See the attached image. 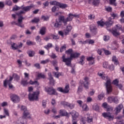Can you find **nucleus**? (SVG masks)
<instances>
[{"label":"nucleus","mask_w":124,"mask_h":124,"mask_svg":"<svg viewBox=\"0 0 124 124\" xmlns=\"http://www.w3.org/2000/svg\"><path fill=\"white\" fill-rule=\"evenodd\" d=\"M65 53L67 55H70V57L65 58V55L62 56V60L63 62H65L67 66H70L71 65V62L73 59H77L79 58V56L81 54L78 52L73 53V49L72 48H69L65 51Z\"/></svg>","instance_id":"1"},{"label":"nucleus","mask_w":124,"mask_h":124,"mask_svg":"<svg viewBox=\"0 0 124 124\" xmlns=\"http://www.w3.org/2000/svg\"><path fill=\"white\" fill-rule=\"evenodd\" d=\"M74 17L76 18H79V15H73L71 13H70L68 15V16L66 18H64V16H62V17L60 18V20H62V22L63 23L64 26H66V25H67V22H70L72 21Z\"/></svg>","instance_id":"2"},{"label":"nucleus","mask_w":124,"mask_h":124,"mask_svg":"<svg viewBox=\"0 0 124 124\" xmlns=\"http://www.w3.org/2000/svg\"><path fill=\"white\" fill-rule=\"evenodd\" d=\"M40 94L39 91H36L33 93L29 94V98L30 101H37L38 100V95Z\"/></svg>","instance_id":"3"},{"label":"nucleus","mask_w":124,"mask_h":124,"mask_svg":"<svg viewBox=\"0 0 124 124\" xmlns=\"http://www.w3.org/2000/svg\"><path fill=\"white\" fill-rule=\"evenodd\" d=\"M21 110L24 111L22 119H31V114L30 111L27 109V107L23 105L21 106Z\"/></svg>","instance_id":"4"},{"label":"nucleus","mask_w":124,"mask_h":124,"mask_svg":"<svg viewBox=\"0 0 124 124\" xmlns=\"http://www.w3.org/2000/svg\"><path fill=\"white\" fill-rule=\"evenodd\" d=\"M45 91L49 95H58V93H57L56 89H54L53 87H46Z\"/></svg>","instance_id":"5"},{"label":"nucleus","mask_w":124,"mask_h":124,"mask_svg":"<svg viewBox=\"0 0 124 124\" xmlns=\"http://www.w3.org/2000/svg\"><path fill=\"white\" fill-rule=\"evenodd\" d=\"M32 8V6H27L23 7L22 9L23 11H20L19 12L16 13L17 16H21L22 14H25L26 12H29Z\"/></svg>","instance_id":"6"},{"label":"nucleus","mask_w":124,"mask_h":124,"mask_svg":"<svg viewBox=\"0 0 124 124\" xmlns=\"http://www.w3.org/2000/svg\"><path fill=\"white\" fill-rule=\"evenodd\" d=\"M106 87L108 93H112L113 91L112 85H111V79H108L106 81Z\"/></svg>","instance_id":"7"},{"label":"nucleus","mask_w":124,"mask_h":124,"mask_svg":"<svg viewBox=\"0 0 124 124\" xmlns=\"http://www.w3.org/2000/svg\"><path fill=\"white\" fill-rule=\"evenodd\" d=\"M13 80V77L10 76V79L8 80L7 79H6L3 81V85L5 88H6L7 87V84L9 85V89H13V85L11 84V81Z\"/></svg>","instance_id":"8"},{"label":"nucleus","mask_w":124,"mask_h":124,"mask_svg":"<svg viewBox=\"0 0 124 124\" xmlns=\"http://www.w3.org/2000/svg\"><path fill=\"white\" fill-rule=\"evenodd\" d=\"M57 91L62 93H69V85H66L65 88L63 89L62 87H58Z\"/></svg>","instance_id":"9"},{"label":"nucleus","mask_w":124,"mask_h":124,"mask_svg":"<svg viewBox=\"0 0 124 124\" xmlns=\"http://www.w3.org/2000/svg\"><path fill=\"white\" fill-rule=\"evenodd\" d=\"M84 81H80V83L81 85H84V88L88 90L89 89V85H90V81H89V78L85 77L84 78Z\"/></svg>","instance_id":"10"},{"label":"nucleus","mask_w":124,"mask_h":124,"mask_svg":"<svg viewBox=\"0 0 124 124\" xmlns=\"http://www.w3.org/2000/svg\"><path fill=\"white\" fill-rule=\"evenodd\" d=\"M62 16H60L59 17V19L56 20V22L54 23V28H61L62 27V20H61V17Z\"/></svg>","instance_id":"11"},{"label":"nucleus","mask_w":124,"mask_h":124,"mask_svg":"<svg viewBox=\"0 0 124 124\" xmlns=\"http://www.w3.org/2000/svg\"><path fill=\"white\" fill-rule=\"evenodd\" d=\"M11 99L14 103H18L20 101V97L15 94L11 95Z\"/></svg>","instance_id":"12"},{"label":"nucleus","mask_w":124,"mask_h":124,"mask_svg":"<svg viewBox=\"0 0 124 124\" xmlns=\"http://www.w3.org/2000/svg\"><path fill=\"white\" fill-rule=\"evenodd\" d=\"M90 31L93 35H95L97 33V28L95 25L90 26Z\"/></svg>","instance_id":"13"},{"label":"nucleus","mask_w":124,"mask_h":124,"mask_svg":"<svg viewBox=\"0 0 124 124\" xmlns=\"http://www.w3.org/2000/svg\"><path fill=\"white\" fill-rule=\"evenodd\" d=\"M116 29H115L114 30L112 31V33L113 35L114 36H118V35H120L121 34L120 32H118L117 30H119L120 31H122V27H120L119 28V26L118 25H116Z\"/></svg>","instance_id":"14"},{"label":"nucleus","mask_w":124,"mask_h":124,"mask_svg":"<svg viewBox=\"0 0 124 124\" xmlns=\"http://www.w3.org/2000/svg\"><path fill=\"white\" fill-rule=\"evenodd\" d=\"M70 114L72 116L73 121H76L77 118L79 117V113L75 110H72Z\"/></svg>","instance_id":"15"},{"label":"nucleus","mask_w":124,"mask_h":124,"mask_svg":"<svg viewBox=\"0 0 124 124\" xmlns=\"http://www.w3.org/2000/svg\"><path fill=\"white\" fill-rule=\"evenodd\" d=\"M102 116L104 118H106V119L109 120V121L113 120V116L111 115L110 112H104L102 113Z\"/></svg>","instance_id":"16"},{"label":"nucleus","mask_w":124,"mask_h":124,"mask_svg":"<svg viewBox=\"0 0 124 124\" xmlns=\"http://www.w3.org/2000/svg\"><path fill=\"white\" fill-rule=\"evenodd\" d=\"M124 108V105L122 104H120L118 106H117L114 109V111L115 112V114H118L120 113L121 111H122V109Z\"/></svg>","instance_id":"17"},{"label":"nucleus","mask_w":124,"mask_h":124,"mask_svg":"<svg viewBox=\"0 0 124 124\" xmlns=\"http://www.w3.org/2000/svg\"><path fill=\"white\" fill-rule=\"evenodd\" d=\"M23 20H24V17L22 16H19L17 20L18 23H16V25L18 26V27H20V28H24V26L21 25L23 22Z\"/></svg>","instance_id":"18"},{"label":"nucleus","mask_w":124,"mask_h":124,"mask_svg":"<svg viewBox=\"0 0 124 124\" xmlns=\"http://www.w3.org/2000/svg\"><path fill=\"white\" fill-rule=\"evenodd\" d=\"M71 30H72V26H71V25H68L66 27V29L64 30V32L65 35H67V34L71 31Z\"/></svg>","instance_id":"19"},{"label":"nucleus","mask_w":124,"mask_h":124,"mask_svg":"<svg viewBox=\"0 0 124 124\" xmlns=\"http://www.w3.org/2000/svg\"><path fill=\"white\" fill-rule=\"evenodd\" d=\"M59 114L61 115V116H62L63 117H66L68 115V113H67V112H66V110H65V109H61L59 111Z\"/></svg>","instance_id":"20"},{"label":"nucleus","mask_w":124,"mask_h":124,"mask_svg":"<svg viewBox=\"0 0 124 124\" xmlns=\"http://www.w3.org/2000/svg\"><path fill=\"white\" fill-rule=\"evenodd\" d=\"M27 53L29 55L30 58H32L35 55V52L33 50H29L27 51Z\"/></svg>","instance_id":"21"},{"label":"nucleus","mask_w":124,"mask_h":124,"mask_svg":"<svg viewBox=\"0 0 124 124\" xmlns=\"http://www.w3.org/2000/svg\"><path fill=\"white\" fill-rule=\"evenodd\" d=\"M87 61H88V62H91L90 63V64H93V63H94V58L93 56L87 58Z\"/></svg>","instance_id":"22"},{"label":"nucleus","mask_w":124,"mask_h":124,"mask_svg":"<svg viewBox=\"0 0 124 124\" xmlns=\"http://www.w3.org/2000/svg\"><path fill=\"white\" fill-rule=\"evenodd\" d=\"M113 23L114 22H113V21L109 20L108 21L105 22V25L106 26L107 28H109L113 25Z\"/></svg>","instance_id":"23"},{"label":"nucleus","mask_w":124,"mask_h":124,"mask_svg":"<svg viewBox=\"0 0 124 124\" xmlns=\"http://www.w3.org/2000/svg\"><path fill=\"white\" fill-rule=\"evenodd\" d=\"M21 85H22L23 87H26L29 84L28 82V80L27 79H22L20 82Z\"/></svg>","instance_id":"24"},{"label":"nucleus","mask_w":124,"mask_h":124,"mask_svg":"<svg viewBox=\"0 0 124 124\" xmlns=\"http://www.w3.org/2000/svg\"><path fill=\"white\" fill-rule=\"evenodd\" d=\"M40 33L42 35H44V34L46 33V27H42L40 30Z\"/></svg>","instance_id":"25"},{"label":"nucleus","mask_w":124,"mask_h":124,"mask_svg":"<svg viewBox=\"0 0 124 124\" xmlns=\"http://www.w3.org/2000/svg\"><path fill=\"white\" fill-rule=\"evenodd\" d=\"M52 74L54 75V77H56V78H60V76H62V73L60 72L53 71Z\"/></svg>","instance_id":"26"},{"label":"nucleus","mask_w":124,"mask_h":124,"mask_svg":"<svg viewBox=\"0 0 124 124\" xmlns=\"http://www.w3.org/2000/svg\"><path fill=\"white\" fill-rule=\"evenodd\" d=\"M84 62H85V56L82 55L80 58V61L78 62V63L79 64H81V65H83V64L85 63Z\"/></svg>","instance_id":"27"},{"label":"nucleus","mask_w":124,"mask_h":124,"mask_svg":"<svg viewBox=\"0 0 124 124\" xmlns=\"http://www.w3.org/2000/svg\"><path fill=\"white\" fill-rule=\"evenodd\" d=\"M26 44L27 45H31L32 46H33L34 45H36V43H35V42H32L30 40H27Z\"/></svg>","instance_id":"28"},{"label":"nucleus","mask_w":124,"mask_h":124,"mask_svg":"<svg viewBox=\"0 0 124 124\" xmlns=\"http://www.w3.org/2000/svg\"><path fill=\"white\" fill-rule=\"evenodd\" d=\"M92 3L94 6H97L100 3V0H93Z\"/></svg>","instance_id":"29"},{"label":"nucleus","mask_w":124,"mask_h":124,"mask_svg":"<svg viewBox=\"0 0 124 124\" xmlns=\"http://www.w3.org/2000/svg\"><path fill=\"white\" fill-rule=\"evenodd\" d=\"M58 6H59L60 8L64 9L66 8V7H67V4L59 3V4H58Z\"/></svg>","instance_id":"30"},{"label":"nucleus","mask_w":124,"mask_h":124,"mask_svg":"<svg viewBox=\"0 0 124 124\" xmlns=\"http://www.w3.org/2000/svg\"><path fill=\"white\" fill-rule=\"evenodd\" d=\"M112 61L114 62L116 65H118V64H119V61H118V59H117V57L116 56H114L112 57Z\"/></svg>","instance_id":"31"},{"label":"nucleus","mask_w":124,"mask_h":124,"mask_svg":"<svg viewBox=\"0 0 124 124\" xmlns=\"http://www.w3.org/2000/svg\"><path fill=\"white\" fill-rule=\"evenodd\" d=\"M11 47L13 50H17L18 49V45L15 43H13L11 44Z\"/></svg>","instance_id":"32"},{"label":"nucleus","mask_w":124,"mask_h":124,"mask_svg":"<svg viewBox=\"0 0 124 124\" xmlns=\"http://www.w3.org/2000/svg\"><path fill=\"white\" fill-rule=\"evenodd\" d=\"M97 24L99 26H100V27H104V25H105V22L101 20L100 21H98L97 22Z\"/></svg>","instance_id":"33"},{"label":"nucleus","mask_w":124,"mask_h":124,"mask_svg":"<svg viewBox=\"0 0 124 124\" xmlns=\"http://www.w3.org/2000/svg\"><path fill=\"white\" fill-rule=\"evenodd\" d=\"M93 108L95 111H98L99 110V106H98L97 104H94L93 106Z\"/></svg>","instance_id":"34"},{"label":"nucleus","mask_w":124,"mask_h":124,"mask_svg":"<svg viewBox=\"0 0 124 124\" xmlns=\"http://www.w3.org/2000/svg\"><path fill=\"white\" fill-rule=\"evenodd\" d=\"M13 77L15 80H16L17 81L20 80V76H19V75H18L17 74H14Z\"/></svg>","instance_id":"35"},{"label":"nucleus","mask_w":124,"mask_h":124,"mask_svg":"<svg viewBox=\"0 0 124 124\" xmlns=\"http://www.w3.org/2000/svg\"><path fill=\"white\" fill-rule=\"evenodd\" d=\"M48 80H49V83L50 85L52 86H54V85H55V82H56V81L53 78H48Z\"/></svg>","instance_id":"36"},{"label":"nucleus","mask_w":124,"mask_h":124,"mask_svg":"<svg viewBox=\"0 0 124 124\" xmlns=\"http://www.w3.org/2000/svg\"><path fill=\"white\" fill-rule=\"evenodd\" d=\"M116 0H109V4L117 6V3H116Z\"/></svg>","instance_id":"37"},{"label":"nucleus","mask_w":124,"mask_h":124,"mask_svg":"<svg viewBox=\"0 0 124 124\" xmlns=\"http://www.w3.org/2000/svg\"><path fill=\"white\" fill-rule=\"evenodd\" d=\"M52 47H53V44L51 43H48L47 45L44 46V48L46 49V50H49V48H52Z\"/></svg>","instance_id":"38"},{"label":"nucleus","mask_w":124,"mask_h":124,"mask_svg":"<svg viewBox=\"0 0 124 124\" xmlns=\"http://www.w3.org/2000/svg\"><path fill=\"white\" fill-rule=\"evenodd\" d=\"M60 2L57 1H51L50 2V5H57V6H59V4Z\"/></svg>","instance_id":"39"},{"label":"nucleus","mask_w":124,"mask_h":124,"mask_svg":"<svg viewBox=\"0 0 124 124\" xmlns=\"http://www.w3.org/2000/svg\"><path fill=\"white\" fill-rule=\"evenodd\" d=\"M30 84L31 85H37V86H39V83L37 81H32V80H31L30 81Z\"/></svg>","instance_id":"40"},{"label":"nucleus","mask_w":124,"mask_h":124,"mask_svg":"<svg viewBox=\"0 0 124 124\" xmlns=\"http://www.w3.org/2000/svg\"><path fill=\"white\" fill-rule=\"evenodd\" d=\"M50 62L54 67L57 66L58 65V61L57 60H53L50 61Z\"/></svg>","instance_id":"41"},{"label":"nucleus","mask_w":124,"mask_h":124,"mask_svg":"<svg viewBox=\"0 0 124 124\" xmlns=\"http://www.w3.org/2000/svg\"><path fill=\"white\" fill-rule=\"evenodd\" d=\"M66 49V45H64L63 46H62L60 48V52L62 53V52H63V51H65Z\"/></svg>","instance_id":"42"},{"label":"nucleus","mask_w":124,"mask_h":124,"mask_svg":"<svg viewBox=\"0 0 124 124\" xmlns=\"http://www.w3.org/2000/svg\"><path fill=\"white\" fill-rule=\"evenodd\" d=\"M50 62V59H48L46 60H43L41 62V63L42 64H46V63H48Z\"/></svg>","instance_id":"43"},{"label":"nucleus","mask_w":124,"mask_h":124,"mask_svg":"<svg viewBox=\"0 0 124 124\" xmlns=\"http://www.w3.org/2000/svg\"><path fill=\"white\" fill-rule=\"evenodd\" d=\"M31 23H35L36 24H37V23H38V22H39V18L35 17L33 19L31 20Z\"/></svg>","instance_id":"44"},{"label":"nucleus","mask_w":124,"mask_h":124,"mask_svg":"<svg viewBox=\"0 0 124 124\" xmlns=\"http://www.w3.org/2000/svg\"><path fill=\"white\" fill-rule=\"evenodd\" d=\"M112 84L113 85H115V86H117L119 84V80H118L117 79L114 80L112 81Z\"/></svg>","instance_id":"45"},{"label":"nucleus","mask_w":124,"mask_h":124,"mask_svg":"<svg viewBox=\"0 0 124 124\" xmlns=\"http://www.w3.org/2000/svg\"><path fill=\"white\" fill-rule=\"evenodd\" d=\"M69 103L67 102H65V101H62L61 103V104L62 105H63L64 107L65 106H68V104Z\"/></svg>","instance_id":"46"},{"label":"nucleus","mask_w":124,"mask_h":124,"mask_svg":"<svg viewBox=\"0 0 124 124\" xmlns=\"http://www.w3.org/2000/svg\"><path fill=\"white\" fill-rule=\"evenodd\" d=\"M68 107H69L70 109H73V108L75 107V105H74V104H70L69 103Z\"/></svg>","instance_id":"47"},{"label":"nucleus","mask_w":124,"mask_h":124,"mask_svg":"<svg viewBox=\"0 0 124 124\" xmlns=\"http://www.w3.org/2000/svg\"><path fill=\"white\" fill-rule=\"evenodd\" d=\"M103 39L104 41H108L110 39V37L108 35L104 36Z\"/></svg>","instance_id":"48"},{"label":"nucleus","mask_w":124,"mask_h":124,"mask_svg":"<svg viewBox=\"0 0 124 124\" xmlns=\"http://www.w3.org/2000/svg\"><path fill=\"white\" fill-rule=\"evenodd\" d=\"M104 53L106 56H108V55H111V52L108 50H104Z\"/></svg>","instance_id":"49"},{"label":"nucleus","mask_w":124,"mask_h":124,"mask_svg":"<svg viewBox=\"0 0 124 124\" xmlns=\"http://www.w3.org/2000/svg\"><path fill=\"white\" fill-rule=\"evenodd\" d=\"M103 66L104 68H107V67H108V62H105L103 63Z\"/></svg>","instance_id":"50"},{"label":"nucleus","mask_w":124,"mask_h":124,"mask_svg":"<svg viewBox=\"0 0 124 124\" xmlns=\"http://www.w3.org/2000/svg\"><path fill=\"white\" fill-rule=\"evenodd\" d=\"M38 78H43V79H44L45 78V76L44 74H39L37 76Z\"/></svg>","instance_id":"51"},{"label":"nucleus","mask_w":124,"mask_h":124,"mask_svg":"<svg viewBox=\"0 0 124 124\" xmlns=\"http://www.w3.org/2000/svg\"><path fill=\"white\" fill-rule=\"evenodd\" d=\"M82 109L84 110V111H87L88 109V105L87 104H85L82 106Z\"/></svg>","instance_id":"52"},{"label":"nucleus","mask_w":124,"mask_h":124,"mask_svg":"<svg viewBox=\"0 0 124 124\" xmlns=\"http://www.w3.org/2000/svg\"><path fill=\"white\" fill-rule=\"evenodd\" d=\"M113 97H108V102H109V103H112V102H113Z\"/></svg>","instance_id":"53"},{"label":"nucleus","mask_w":124,"mask_h":124,"mask_svg":"<svg viewBox=\"0 0 124 124\" xmlns=\"http://www.w3.org/2000/svg\"><path fill=\"white\" fill-rule=\"evenodd\" d=\"M93 118H92V117L89 116L88 117H87V123H92V122H93Z\"/></svg>","instance_id":"54"},{"label":"nucleus","mask_w":124,"mask_h":124,"mask_svg":"<svg viewBox=\"0 0 124 124\" xmlns=\"http://www.w3.org/2000/svg\"><path fill=\"white\" fill-rule=\"evenodd\" d=\"M106 11L107 12H112V7H108L105 8Z\"/></svg>","instance_id":"55"},{"label":"nucleus","mask_w":124,"mask_h":124,"mask_svg":"<svg viewBox=\"0 0 124 124\" xmlns=\"http://www.w3.org/2000/svg\"><path fill=\"white\" fill-rule=\"evenodd\" d=\"M95 17V16L93 15H90L89 16H88V18L89 19V20H93Z\"/></svg>","instance_id":"56"},{"label":"nucleus","mask_w":124,"mask_h":124,"mask_svg":"<svg viewBox=\"0 0 124 124\" xmlns=\"http://www.w3.org/2000/svg\"><path fill=\"white\" fill-rule=\"evenodd\" d=\"M20 9H21V8L18 6H16V7L13 8V11H17V10H20Z\"/></svg>","instance_id":"57"},{"label":"nucleus","mask_w":124,"mask_h":124,"mask_svg":"<svg viewBox=\"0 0 124 124\" xmlns=\"http://www.w3.org/2000/svg\"><path fill=\"white\" fill-rule=\"evenodd\" d=\"M82 91H83V87H82V85H80L78 88V93H81V92H82Z\"/></svg>","instance_id":"58"},{"label":"nucleus","mask_w":124,"mask_h":124,"mask_svg":"<svg viewBox=\"0 0 124 124\" xmlns=\"http://www.w3.org/2000/svg\"><path fill=\"white\" fill-rule=\"evenodd\" d=\"M42 19H44V21H48L49 20V17L48 16H42Z\"/></svg>","instance_id":"59"},{"label":"nucleus","mask_w":124,"mask_h":124,"mask_svg":"<svg viewBox=\"0 0 124 124\" xmlns=\"http://www.w3.org/2000/svg\"><path fill=\"white\" fill-rule=\"evenodd\" d=\"M6 4L10 6V5H12V1H11V0H10L6 1Z\"/></svg>","instance_id":"60"},{"label":"nucleus","mask_w":124,"mask_h":124,"mask_svg":"<svg viewBox=\"0 0 124 124\" xmlns=\"http://www.w3.org/2000/svg\"><path fill=\"white\" fill-rule=\"evenodd\" d=\"M4 112L6 116H9V112H8V110L6 108L4 109Z\"/></svg>","instance_id":"61"},{"label":"nucleus","mask_w":124,"mask_h":124,"mask_svg":"<svg viewBox=\"0 0 124 124\" xmlns=\"http://www.w3.org/2000/svg\"><path fill=\"white\" fill-rule=\"evenodd\" d=\"M43 5L44 6V7H46V6H49V1H46V2H44L43 3Z\"/></svg>","instance_id":"62"},{"label":"nucleus","mask_w":124,"mask_h":124,"mask_svg":"<svg viewBox=\"0 0 124 124\" xmlns=\"http://www.w3.org/2000/svg\"><path fill=\"white\" fill-rule=\"evenodd\" d=\"M52 37L53 39H55V40L57 39H59V38H60L59 36L55 35H52Z\"/></svg>","instance_id":"63"},{"label":"nucleus","mask_w":124,"mask_h":124,"mask_svg":"<svg viewBox=\"0 0 124 124\" xmlns=\"http://www.w3.org/2000/svg\"><path fill=\"white\" fill-rule=\"evenodd\" d=\"M88 43L89 44H93L94 43V40L90 39L89 41H88Z\"/></svg>","instance_id":"64"}]
</instances>
